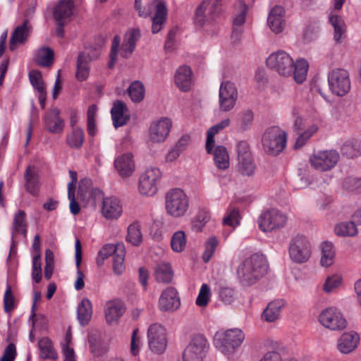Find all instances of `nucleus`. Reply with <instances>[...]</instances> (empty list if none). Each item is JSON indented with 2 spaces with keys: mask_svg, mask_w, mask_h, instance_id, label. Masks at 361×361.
Here are the masks:
<instances>
[{
  "mask_svg": "<svg viewBox=\"0 0 361 361\" xmlns=\"http://www.w3.org/2000/svg\"><path fill=\"white\" fill-rule=\"evenodd\" d=\"M221 11V0H204L196 8L195 23L202 27L218 18Z\"/></svg>",
  "mask_w": 361,
  "mask_h": 361,
  "instance_id": "6",
  "label": "nucleus"
},
{
  "mask_svg": "<svg viewBox=\"0 0 361 361\" xmlns=\"http://www.w3.org/2000/svg\"><path fill=\"white\" fill-rule=\"evenodd\" d=\"M27 224L26 221V214L23 210H18L13 216V222L11 230V238L15 234L19 233L23 236L27 235Z\"/></svg>",
  "mask_w": 361,
  "mask_h": 361,
  "instance_id": "34",
  "label": "nucleus"
},
{
  "mask_svg": "<svg viewBox=\"0 0 361 361\" xmlns=\"http://www.w3.org/2000/svg\"><path fill=\"white\" fill-rule=\"evenodd\" d=\"M123 209L120 200L116 197L104 198L102 214L106 219H117L122 214Z\"/></svg>",
  "mask_w": 361,
  "mask_h": 361,
  "instance_id": "21",
  "label": "nucleus"
},
{
  "mask_svg": "<svg viewBox=\"0 0 361 361\" xmlns=\"http://www.w3.org/2000/svg\"><path fill=\"white\" fill-rule=\"evenodd\" d=\"M247 6L244 4H241V10L240 12L235 16L233 21V27H243V25L245 20V16L247 14Z\"/></svg>",
  "mask_w": 361,
  "mask_h": 361,
  "instance_id": "62",
  "label": "nucleus"
},
{
  "mask_svg": "<svg viewBox=\"0 0 361 361\" xmlns=\"http://www.w3.org/2000/svg\"><path fill=\"white\" fill-rule=\"evenodd\" d=\"M319 322L326 328L333 331H341L347 326V321L342 313L334 307L326 308L319 317Z\"/></svg>",
  "mask_w": 361,
  "mask_h": 361,
  "instance_id": "12",
  "label": "nucleus"
},
{
  "mask_svg": "<svg viewBox=\"0 0 361 361\" xmlns=\"http://www.w3.org/2000/svg\"><path fill=\"white\" fill-rule=\"evenodd\" d=\"M359 336L355 332L345 333L338 339L337 343L338 349L342 353H349L357 345Z\"/></svg>",
  "mask_w": 361,
  "mask_h": 361,
  "instance_id": "31",
  "label": "nucleus"
},
{
  "mask_svg": "<svg viewBox=\"0 0 361 361\" xmlns=\"http://www.w3.org/2000/svg\"><path fill=\"white\" fill-rule=\"evenodd\" d=\"M186 245V237L185 232L178 231L175 232L171 238V245L174 252H180Z\"/></svg>",
  "mask_w": 361,
  "mask_h": 361,
  "instance_id": "48",
  "label": "nucleus"
},
{
  "mask_svg": "<svg viewBox=\"0 0 361 361\" xmlns=\"http://www.w3.org/2000/svg\"><path fill=\"white\" fill-rule=\"evenodd\" d=\"M60 110L54 108L47 111L44 116V122L47 130L54 134L63 131L64 120L60 117Z\"/></svg>",
  "mask_w": 361,
  "mask_h": 361,
  "instance_id": "19",
  "label": "nucleus"
},
{
  "mask_svg": "<svg viewBox=\"0 0 361 361\" xmlns=\"http://www.w3.org/2000/svg\"><path fill=\"white\" fill-rule=\"evenodd\" d=\"M142 235L140 227L136 224H132L128 226L126 240L133 245H139L142 242Z\"/></svg>",
  "mask_w": 361,
  "mask_h": 361,
  "instance_id": "49",
  "label": "nucleus"
},
{
  "mask_svg": "<svg viewBox=\"0 0 361 361\" xmlns=\"http://www.w3.org/2000/svg\"><path fill=\"white\" fill-rule=\"evenodd\" d=\"M334 231L339 236H355L357 233L356 225L353 221L337 224Z\"/></svg>",
  "mask_w": 361,
  "mask_h": 361,
  "instance_id": "46",
  "label": "nucleus"
},
{
  "mask_svg": "<svg viewBox=\"0 0 361 361\" xmlns=\"http://www.w3.org/2000/svg\"><path fill=\"white\" fill-rule=\"evenodd\" d=\"M30 29L31 27L29 25L27 20L15 28L9 41V49L11 51L16 50L18 44L25 43L30 35Z\"/></svg>",
  "mask_w": 361,
  "mask_h": 361,
  "instance_id": "22",
  "label": "nucleus"
},
{
  "mask_svg": "<svg viewBox=\"0 0 361 361\" xmlns=\"http://www.w3.org/2000/svg\"><path fill=\"white\" fill-rule=\"evenodd\" d=\"M104 312L106 320L111 324L116 322L123 314L125 308L121 300H114L106 302Z\"/></svg>",
  "mask_w": 361,
  "mask_h": 361,
  "instance_id": "27",
  "label": "nucleus"
},
{
  "mask_svg": "<svg viewBox=\"0 0 361 361\" xmlns=\"http://www.w3.org/2000/svg\"><path fill=\"white\" fill-rule=\"evenodd\" d=\"M141 34L139 29L132 28L128 30L123 37V42L121 47V55L122 57L129 58L135 49L136 43L140 38Z\"/></svg>",
  "mask_w": 361,
  "mask_h": 361,
  "instance_id": "20",
  "label": "nucleus"
},
{
  "mask_svg": "<svg viewBox=\"0 0 361 361\" xmlns=\"http://www.w3.org/2000/svg\"><path fill=\"white\" fill-rule=\"evenodd\" d=\"M25 188L27 192L37 196L40 188L37 171L34 166H28L24 173Z\"/></svg>",
  "mask_w": 361,
  "mask_h": 361,
  "instance_id": "23",
  "label": "nucleus"
},
{
  "mask_svg": "<svg viewBox=\"0 0 361 361\" xmlns=\"http://www.w3.org/2000/svg\"><path fill=\"white\" fill-rule=\"evenodd\" d=\"M219 297L226 304H230L234 301L236 297L233 288L228 286H219L218 289Z\"/></svg>",
  "mask_w": 361,
  "mask_h": 361,
  "instance_id": "53",
  "label": "nucleus"
},
{
  "mask_svg": "<svg viewBox=\"0 0 361 361\" xmlns=\"http://www.w3.org/2000/svg\"><path fill=\"white\" fill-rule=\"evenodd\" d=\"M100 54L99 49L85 51L79 54L77 59L75 78L78 81H84L89 76V62L97 59Z\"/></svg>",
  "mask_w": 361,
  "mask_h": 361,
  "instance_id": "16",
  "label": "nucleus"
},
{
  "mask_svg": "<svg viewBox=\"0 0 361 361\" xmlns=\"http://www.w3.org/2000/svg\"><path fill=\"white\" fill-rule=\"evenodd\" d=\"M128 109L126 104L117 100L114 103V106L111 110L113 124L116 128L126 124L130 117L127 114Z\"/></svg>",
  "mask_w": 361,
  "mask_h": 361,
  "instance_id": "24",
  "label": "nucleus"
},
{
  "mask_svg": "<svg viewBox=\"0 0 361 361\" xmlns=\"http://www.w3.org/2000/svg\"><path fill=\"white\" fill-rule=\"evenodd\" d=\"M128 94L134 102H141L145 97V87L140 81H134L128 89Z\"/></svg>",
  "mask_w": 361,
  "mask_h": 361,
  "instance_id": "47",
  "label": "nucleus"
},
{
  "mask_svg": "<svg viewBox=\"0 0 361 361\" xmlns=\"http://www.w3.org/2000/svg\"><path fill=\"white\" fill-rule=\"evenodd\" d=\"M238 94L237 88L233 82H222L219 92L220 110L222 111H231L235 105Z\"/></svg>",
  "mask_w": 361,
  "mask_h": 361,
  "instance_id": "14",
  "label": "nucleus"
},
{
  "mask_svg": "<svg viewBox=\"0 0 361 361\" xmlns=\"http://www.w3.org/2000/svg\"><path fill=\"white\" fill-rule=\"evenodd\" d=\"M340 159L339 153L334 149L314 152L310 157V165L319 171H328L335 167Z\"/></svg>",
  "mask_w": 361,
  "mask_h": 361,
  "instance_id": "7",
  "label": "nucleus"
},
{
  "mask_svg": "<svg viewBox=\"0 0 361 361\" xmlns=\"http://www.w3.org/2000/svg\"><path fill=\"white\" fill-rule=\"evenodd\" d=\"M283 7L276 6L269 13L267 23L271 30L275 33H280L283 30Z\"/></svg>",
  "mask_w": 361,
  "mask_h": 361,
  "instance_id": "28",
  "label": "nucleus"
},
{
  "mask_svg": "<svg viewBox=\"0 0 361 361\" xmlns=\"http://www.w3.org/2000/svg\"><path fill=\"white\" fill-rule=\"evenodd\" d=\"M54 51L47 47H44L38 49L35 61L42 67L50 66L54 61Z\"/></svg>",
  "mask_w": 361,
  "mask_h": 361,
  "instance_id": "40",
  "label": "nucleus"
},
{
  "mask_svg": "<svg viewBox=\"0 0 361 361\" xmlns=\"http://www.w3.org/2000/svg\"><path fill=\"white\" fill-rule=\"evenodd\" d=\"M92 314V303L87 298H83L77 308L78 319L82 326H85L90 322Z\"/></svg>",
  "mask_w": 361,
  "mask_h": 361,
  "instance_id": "36",
  "label": "nucleus"
},
{
  "mask_svg": "<svg viewBox=\"0 0 361 361\" xmlns=\"http://www.w3.org/2000/svg\"><path fill=\"white\" fill-rule=\"evenodd\" d=\"M192 71L190 67L183 66L178 68L175 75V82L183 91H188L191 85Z\"/></svg>",
  "mask_w": 361,
  "mask_h": 361,
  "instance_id": "32",
  "label": "nucleus"
},
{
  "mask_svg": "<svg viewBox=\"0 0 361 361\" xmlns=\"http://www.w3.org/2000/svg\"><path fill=\"white\" fill-rule=\"evenodd\" d=\"M230 124V119L226 118L221 121L220 123L216 125L211 127L207 133V140H206V150L209 154H211L213 150V147L214 145V137L216 134H217L219 130L224 129V128L228 126Z\"/></svg>",
  "mask_w": 361,
  "mask_h": 361,
  "instance_id": "39",
  "label": "nucleus"
},
{
  "mask_svg": "<svg viewBox=\"0 0 361 361\" xmlns=\"http://www.w3.org/2000/svg\"><path fill=\"white\" fill-rule=\"evenodd\" d=\"M240 128L243 130H248L252 125L254 120V114L250 109H245L240 114Z\"/></svg>",
  "mask_w": 361,
  "mask_h": 361,
  "instance_id": "56",
  "label": "nucleus"
},
{
  "mask_svg": "<svg viewBox=\"0 0 361 361\" xmlns=\"http://www.w3.org/2000/svg\"><path fill=\"white\" fill-rule=\"evenodd\" d=\"M240 221L239 210L236 208L229 209L228 214L223 219V224L231 226L238 225Z\"/></svg>",
  "mask_w": 361,
  "mask_h": 361,
  "instance_id": "57",
  "label": "nucleus"
},
{
  "mask_svg": "<svg viewBox=\"0 0 361 361\" xmlns=\"http://www.w3.org/2000/svg\"><path fill=\"white\" fill-rule=\"evenodd\" d=\"M84 142V133L80 128H73L70 134L67 135L66 142L72 148L79 149Z\"/></svg>",
  "mask_w": 361,
  "mask_h": 361,
  "instance_id": "44",
  "label": "nucleus"
},
{
  "mask_svg": "<svg viewBox=\"0 0 361 361\" xmlns=\"http://www.w3.org/2000/svg\"><path fill=\"white\" fill-rule=\"evenodd\" d=\"M318 128L316 125L310 126L306 130L300 133L295 143L294 147L295 149H300L307 142V141L312 136L314 133L317 132Z\"/></svg>",
  "mask_w": 361,
  "mask_h": 361,
  "instance_id": "52",
  "label": "nucleus"
},
{
  "mask_svg": "<svg viewBox=\"0 0 361 361\" xmlns=\"http://www.w3.org/2000/svg\"><path fill=\"white\" fill-rule=\"evenodd\" d=\"M155 280L158 283H169L173 279V271L168 263H159L154 270Z\"/></svg>",
  "mask_w": 361,
  "mask_h": 361,
  "instance_id": "35",
  "label": "nucleus"
},
{
  "mask_svg": "<svg viewBox=\"0 0 361 361\" xmlns=\"http://www.w3.org/2000/svg\"><path fill=\"white\" fill-rule=\"evenodd\" d=\"M29 79L35 90L39 92H46L42 75L40 71L32 70L29 73Z\"/></svg>",
  "mask_w": 361,
  "mask_h": 361,
  "instance_id": "51",
  "label": "nucleus"
},
{
  "mask_svg": "<svg viewBox=\"0 0 361 361\" xmlns=\"http://www.w3.org/2000/svg\"><path fill=\"white\" fill-rule=\"evenodd\" d=\"M287 221L286 216L277 209H271L263 212L258 218L261 231L269 232L283 228Z\"/></svg>",
  "mask_w": 361,
  "mask_h": 361,
  "instance_id": "10",
  "label": "nucleus"
},
{
  "mask_svg": "<svg viewBox=\"0 0 361 361\" xmlns=\"http://www.w3.org/2000/svg\"><path fill=\"white\" fill-rule=\"evenodd\" d=\"M161 176V173L158 168L147 169L140 178V192L145 195L155 194L157 190V182Z\"/></svg>",
  "mask_w": 361,
  "mask_h": 361,
  "instance_id": "15",
  "label": "nucleus"
},
{
  "mask_svg": "<svg viewBox=\"0 0 361 361\" xmlns=\"http://www.w3.org/2000/svg\"><path fill=\"white\" fill-rule=\"evenodd\" d=\"M14 296L11 286L7 283L6 289L4 295V307L6 312H10L14 308Z\"/></svg>",
  "mask_w": 361,
  "mask_h": 361,
  "instance_id": "58",
  "label": "nucleus"
},
{
  "mask_svg": "<svg viewBox=\"0 0 361 361\" xmlns=\"http://www.w3.org/2000/svg\"><path fill=\"white\" fill-rule=\"evenodd\" d=\"M139 272V282L143 287L144 290H147L148 286L149 271L145 267H140Z\"/></svg>",
  "mask_w": 361,
  "mask_h": 361,
  "instance_id": "64",
  "label": "nucleus"
},
{
  "mask_svg": "<svg viewBox=\"0 0 361 361\" xmlns=\"http://www.w3.org/2000/svg\"><path fill=\"white\" fill-rule=\"evenodd\" d=\"M344 186L350 190L359 189L361 187V179L355 177H348L345 180Z\"/></svg>",
  "mask_w": 361,
  "mask_h": 361,
  "instance_id": "63",
  "label": "nucleus"
},
{
  "mask_svg": "<svg viewBox=\"0 0 361 361\" xmlns=\"http://www.w3.org/2000/svg\"><path fill=\"white\" fill-rule=\"evenodd\" d=\"M341 283V278L338 276L328 277L324 284L323 289L326 293H330L338 288Z\"/></svg>",
  "mask_w": 361,
  "mask_h": 361,
  "instance_id": "61",
  "label": "nucleus"
},
{
  "mask_svg": "<svg viewBox=\"0 0 361 361\" xmlns=\"http://www.w3.org/2000/svg\"><path fill=\"white\" fill-rule=\"evenodd\" d=\"M165 329L159 324L149 326L147 331L148 343L152 352L157 354L163 353L166 348Z\"/></svg>",
  "mask_w": 361,
  "mask_h": 361,
  "instance_id": "13",
  "label": "nucleus"
},
{
  "mask_svg": "<svg viewBox=\"0 0 361 361\" xmlns=\"http://www.w3.org/2000/svg\"><path fill=\"white\" fill-rule=\"evenodd\" d=\"M171 121L167 118L152 123L149 128V137L154 142H164L169 134Z\"/></svg>",
  "mask_w": 361,
  "mask_h": 361,
  "instance_id": "18",
  "label": "nucleus"
},
{
  "mask_svg": "<svg viewBox=\"0 0 361 361\" xmlns=\"http://www.w3.org/2000/svg\"><path fill=\"white\" fill-rule=\"evenodd\" d=\"M114 166L121 176H130L135 169L132 154L126 153L118 157L115 159Z\"/></svg>",
  "mask_w": 361,
  "mask_h": 361,
  "instance_id": "26",
  "label": "nucleus"
},
{
  "mask_svg": "<svg viewBox=\"0 0 361 361\" xmlns=\"http://www.w3.org/2000/svg\"><path fill=\"white\" fill-rule=\"evenodd\" d=\"M39 350V355L41 358L46 360H56L58 356L55 351L52 341L48 337L41 338L38 342Z\"/></svg>",
  "mask_w": 361,
  "mask_h": 361,
  "instance_id": "38",
  "label": "nucleus"
},
{
  "mask_svg": "<svg viewBox=\"0 0 361 361\" xmlns=\"http://www.w3.org/2000/svg\"><path fill=\"white\" fill-rule=\"evenodd\" d=\"M180 305V298L175 288L168 287L162 291L159 300V307L161 311L173 312Z\"/></svg>",
  "mask_w": 361,
  "mask_h": 361,
  "instance_id": "17",
  "label": "nucleus"
},
{
  "mask_svg": "<svg viewBox=\"0 0 361 361\" xmlns=\"http://www.w3.org/2000/svg\"><path fill=\"white\" fill-rule=\"evenodd\" d=\"M328 82L331 92L343 97L350 90V80L347 71L335 68L329 73Z\"/></svg>",
  "mask_w": 361,
  "mask_h": 361,
  "instance_id": "8",
  "label": "nucleus"
},
{
  "mask_svg": "<svg viewBox=\"0 0 361 361\" xmlns=\"http://www.w3.org/2000/svg\"><path fill=\"white\" fill-rule=\"evenodd\" d=\"M286 302L282 299L274 300L270 302L262 314V318L267 322H274L280 316L282 308Z\"/></svg>",
  "mask_w": 361,
  "mask_h": 361,
  "instance_id": "30",
  "label": "nucleus"
},
{
  "mask_svg": "<svg viewBox=\"0 0 361 361\" xmlns=\"http://www.w3.org/2000/svg\"><path fill=\"white\" fill-rule=\"evenodd\" d=\"M165 199L166 212L173 217L183 216L188 209V197L180 188H173L168 191Z\"/></svg>",
  "mask_w": 361,
  "mask_h": 361,
  "instance_id": "5",
  "label": "nucleus"
},
{
  "mask_svg": "<svg viewBox=\"0 0 361 361\" xmlns=\"http://www.w3.org/2000/svg\"><path fill=\"white\" fill-rule=\"evenodd\" d=\"M267 265L262 255L253 254L243 260L237 269L239 283L250 287L257 283L266 274Z\"/></svg>",
  "mask_w": 361,
  "mask_h": 361,
  "instance_id": "2",
  "label": "nucleus"
},
{
  "mask_svg": "<svg viewBox=\"0 0 361 361\" xmlns=\"http://www.w3.org/2000/svg\"><path fill=\"white\" fill-rule=\"evenodd\" d=\"M290 258L297 263H303L310 257V245L307 238L300 235L293 238L289 246Z\"/></svg>",
  "mask_w": 361,
  "mask_h": 361,
  "instance_id": "11",
  "label": "nucleus"
},
{
  "mask_svg": "<svg viewBox=\"0 0 361 361\" xmlns=\"http://www.w3.org/2000/svg\"><path fill=\"white\" fill-rule=\"evenodd\" d=\"M267 66L277 72L280 75L289 77L293 75L297 83H302L306 78L308 70V63L301 59L294 63L293 59L283 51L271 54L266 61Z\"/></svg>",
  "mask_w": 361,
  "mask_h": 361,
  "instance_id": "1",
  "label": "nucleus"
},
{
  "mask_svg": "<svg viewBox=\"0 0 361 361\" xmlns=\"http://www.w3.org/2000/svg\"><path fill=\"white\" fill-rule=\"evenodd\" d=\"M117 252V244H106L103 246L102 250L98 252L97 257V264L98 266H102L104 264V259H107L109 256L113 257Z\"/></svg>",
  "mask_w": 361,
  "mask_h": 361,
  "instance_id": "50",
  "label": "nucleus"
},
{
  "mask_svg": "<svg viewBox=\"0 0 361 361\" xmlns=\"http://www.w3.org/2000/svg\"><path fill=\"white\" fill-rule=\"evenodd\" d=\"M335 252L331 243L324 242L322 244L321 264L323 267L331 266L334 259Z\"/></svg>",
  "mask_w": 361,
  "mask_h": 361,
  "instance_id": "45",
  "label": "nucleus"
},
{
  "mask_svg": "<svg viewBox=\"0 0 361 361\" xmlns=\"http://www.w3.org/2000/svg\"><path fill=\"white\" fill-rule=\"evenodd\" d=\"M206 338L202 334L193 336L183 353V361H202L208 349Z\"/></svg>",
  "mask_w": 361,
  "mask_h": 361,
  "instance_id": "9",
  "label": "nucleus"
},
{
  "mask_svg": "<svg viewBox=\"0 0 361 361\" xmlns=\"http://www.w3.org/2000/svg\"><path fill=\"white\" fill-rule=\"evenodd\" d=\"M214 160L216 166L225 170L229 166V155L226 148L224 146H217L214 152Z\"/></svg>",
  "mask_w": 361,
  "mask_h": 361,
  "instance_id": "43",
  "label": "nucleus"
},
{
  "mask_svg": "<svg viewBox=\"0 0 361 361\" xmlns=\"http://www.w3.org/2000/svg\"><path fill=\"white\" fill-rule=\"evenodd\" d=\"M218 245V240L215 237H210L205 244V250L202 255L204 262H208L212 258Z\"/></svg>",
  "mask_w": 361,
  "mask_h": 361,
  "instance_id": "55",
  "label": "nucleus"
},
{
  "mask_svg": "<svg viewBox=\"0 0 361 361\" xmlns=\"http://www.w3.org/2000/svg\"><path fill=\"white\" fill-rule=\"evenodd\" d=\"M237 171L243 177H252L256 170V165L253 158L241 159L238 160L236 165Z\"/></svg>",
  "mask_w": 361,
  "mask_h": 361,
  "instance_id": "41",
  "label": "nucleus"
},
{
  "mask_svg": "<svg viewBox=\"0 0 361 361\" xmlns=\"http://www.w3.org/2000/svg\"><path fill=\"white\" fill-rule=\"evenodd\" d=\"M331 25L334 27V39L337 44H341L345 37L346 25L343 18L338 15H331L329 17Z\"/></svg>",
  "mask_w": 361,
  "mask_h": 361,
  "instance_id": "33",
  "label": "nucleus"
},
{
  "mask_svg": "<svg viewBox=\"0 0 361 361\" xmlns=\"http://www.w3.org/2000/svg\"><path fill=\"white\" fill-rule=\"evenodd\" d=\"M154 7V4L149 5V8ZM155 15L152 18V32L155 34L159 32L163 27L167 16V8L164 3L158 2L154 6Z\"/></svg>",
  "mask_w": 361,
  "mask_h": 361,
  "instance_id": "29",
  "label": "nucleus"
},
{
  "mask_svg": "<svg viewBox=\"0 0 361 361\" xmlns=\"http://www.w3.org/2000/svg\"><path fill=\"white\" fill-rule=\"evenodd\" d=\"M342 154L348 158L353 159L361 155V140L353 139L346 141L341 147Z\"/></svg>",
  "mask_w": 361,
  "mask_h": 361,
  "instance_id": "37",
  "label": "nucleus"
},
{
  "mask_svg": "<svg viewBox=\"0 0 361 361\" xmlns=\"http://www.w3.org/2000/svg\"><path fill=\"white\" fill-rule=\"evenodd\" d=\"M121 42V38L118 35H115L111 44V54L110 57L111 60L109 62L108 66L109 68H112L114 66V63L116 61V56L118 52V47Z\"/></svg>",
  "mask_w": 361,
  "mask_h": 361,
  "instance_id": "60",
  "label": "nucleus"
},
{
  "mask_svg": "<svg viewBox=\"0 0 361 361\" xmlns=\"http://www.w3.org/2000/svg\"><path fill=\"white\" fill-rule=\"evenodd\" d=\"M244 339L245 335L240 329H231L224 332H216L214 343L222 353L229 355L241 345Z\"/></svg>",
  "mask_w": 361,
  "mask_h": 361,
  "instance_id": "4",
  "label": "nucleus"
},
{
  "mask_svg": "<svg viewBox=\"0 0 361 361\" xmlns=\"http://www.w3.org/2000/svg\"><path fill=\"white\" fill-rule=\"evenodd\" d=\"M211 296L210 288L206 283L202 285L197 298L196 305L200 307L207 305Z\"/></svg>",
  "mask_w": 361,
  "mask_h": 361,
  "instance_id": "54",
  "label": "nucleus"
},
{
  "mask_svg": "<svg viewBox=\"0 0 361 361\" xmlns=\"http://www.w3.org/2000/svg\"><path fill=\"white\" fill-rule=\"evenodd\" d=\"M236 151L238 154V160L244 158L247 159L252 157L250 150L249 144L245 140H241L238 142Z\"/></svg>",
  "mask_w": 361,
  "mask_h": 361,
  "instance_id": "59",
  "label": "nucleus"
},
{
  "mask_svg": "<svg viewBox=\"0 0 361 361\" xmlns=\"http://www.w3.org/2000/svg\"><path fill=\"white\" fill-rule=\"evenodd\" d=\"M287 134L278 126L268 128L262 135V144L264 152L270 155H277L286 145Z\"/></svg>",
  "mask_w": 361,
  "mask_h": 361,
  "instance_id": "3",
  "label": "nucleus"
},
{
  "mask_svg": "<svg viewBox=\"0 0 361 361\" xmlns=\"http://www.w3.org/2000/svg\"><path fill=\"white\" fill-rule=\"evenodd\" d=\"M74 5L71 0H60L54 6L53 17L55 21H69Z\"/></svg>",
  "mask_w": 361,
  "mask_h": 361,
  "instance_id": "25",
  "label": "nucleus"
},
{
  "mask_svg": "<svg viewBox=\"0 0 361 361\" xmlns=\"http://www.w3.org/2000/svg\"><path fill=\"white\" fill-rule=\"evenodd\" d=\"M126 255L125 246L123 243H117V252L113 257L114 272L119 275L125 269L124 258Z\"/></svg>",
  "mask_w": 361,
  "mask_h": 361,
  "instance_id": "42",
  "label": "nucleus"
}]
</instances>
